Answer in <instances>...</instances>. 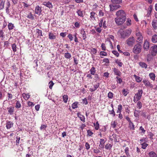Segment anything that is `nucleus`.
Segmentation results:
<instances>
[{"label":"nucleus","instance_id":"f257e3e1","mask_svg":"<svg viewBox=\"0 0 157 157\" xmlns=\"http://www.w3.org/2000/svg\"><path fill=\"white\" fill-rule=\"evenodd\" d=\"M141 44L137 43L135 45L132 50L134 53L138 54L141 52L142 46Z\"/></svg>","mask_w":157,"mask_h":157},{"label":"nucleus","instance_id":"f03ea898","mask_svg":"<svg viewBox=\"0 0 157 157\" xmlns=\"http://www.w3.org/2000/svg\"><path fill=\"white\" fill-rule=\"evenodd\" d=\"M143 93V91L142 89L138 90L137 93L135 94L134 97V102H136L140 99Z\"/></svg>","mask_w":157,"mask_h":157},{"label":"nucleus","instance_id":"7ed1b4c3","mask_svg":"<svg viewBox=\"0 0 157 157\" xmlns=\"http://www.w3.org/2000/svg\"><path fill=\"white\" fill-rule=\"evenodd\" d=\"M136 41L138 43L142 44L143 39L142 33L140 32H137L136 33Z\"/></svg>","mask_w":157,"mask_h":157},{"label":"nucleus","instance_id":"20e7f679","mask_svg":"<svg viewBox=\"0 0 157 157\" xmlns=\"http://www.w3.org/2000/svg\"><path fill=\"white\" fill-rule=\"evenodd\" d=\"M126 19L125 18L116 17L115 19V21L117 25H120L123 24Z\"/></svg>","mask_w":157,"mask_h":157},{"label":"nucleus","instance_id":"39448f33","mask_svg":"<svg viewBox=\"0 0 157 157\" xmlns=\"http://www.w3.org/2000/svg\"><path fill=\"white\" fill-rule=\"evenodd\" d=\"M116 15L117 16V17L126 18V13L123 10H122L117 11L116 13Z\"/></svg>","mask_w":157,"mask_h":157},{"label":"nucleus","instance_id":"423d86ee","mask_svg":"<svg viewBox=\"0 0 157 157\" xmlns=\"http://www.w3.org/2000/svg\"><path fill=\"white\" fill-rule=\"evenodd\" d=\"M135 41L133 37H130L126 40L127 44L129 46H132L135 43Z\"/></svg>","mask_w":157,"mask_h":157},{"label":"nucleus","instance_id":"0eeeda50","mask_svg":"<svg viewBox=\"0 0 157 157\" xmlns=\"http://www.w3.org/2000/svg\"><path fill=\"white\" fill-rule=\"evenodd\" d=\"M151 54L153 56L156 55L157 53V45H154L151 48Z\"/></svg>","mask_w":157,"mask_h":157},{"label":"nucleus","instance_id":"6e6552de","mask_svg":"<svg viewBox=\"0 0 157 157\" xmlns=\"http://www.w3.org/2000/svg\"><path fill=\"white\" fill-rule=\"evenodd\" d=\"M143 48L144 50L146 51L148 50L149 48V44L148 41L147 40H145L143 44Z\"/></svg>","mask_w":157,"mask_h":157},{"label":"nucleus","instance_id":"1a4fd4ad","mask_svg":"<svg viewBox=\"0 0 157 157\" xmlns=\"http://www.w3.org/2000/svg\"><path fill=\"white\" fill-rule=\"evenodd\" d=\"M109 6L110 7V10L111 11H113L118 8H119L121 7V6L119 5H114L111 4Z\"/></svg>","mask_w":157,"mask_h":157},{"label":"nucleus","instance_id":"9d476101","mask_svg":"<svg viewBox=\"0 0 157 157\" xmlns=\"http://www.w3.org/2000/svg\"><path fill=\"white\" fill-rule=\"evenodd\" d=\"M35 13L36 14L40 15L42 12L41 8L39 6H37L35 9Z\"/></svg>","mask_w":157,"mask_h":157},{"label":"nucleus","instance_id":"9b49d317","mask_svg":"<svg viewBox=\"0 0 157 157\" xmlns=\"http://www.w3.org/2000/svg\"><path fill=\"white\" fill-rule=\"evenodd\" d=\"M152 26L155 29H157V20L154 19L152 22Z\"/></svg>","mask_w":157,"mask_h":157},{"label":"nucleus","instance_id":"f8f14e48","mask_svg":"<svg viewBox=\"0 0 157 157\" xmlns=\"http://www.w3.org/2000/svg\"><path fill=\"white\" fill-rule=\"evenodd\" d=\"M42 5L46 6V7L49 8L52 7V3L49 2H44L42 3Z\"/></svg>","mask_w":157,"mask_h":157},{"label":"nucleus","instance_id":"ddd939ff","mask_svg":"<svg viewBox=\"0 0 157 157\" xmlns=\"http://www.w3.org/2000/svg\"><path fill=\"white\" fill-rule=\"evenodd\" d=\"M118 33L121 35V38H124L126 36L125 31H123L122 29H120Z\"/></svg>","mask_w":157,"mask_h":157},{"label":"nucleus","instance_id":"4468645a","mask_svg":"<svg viewBox=\"0 0 157 157\" xmlns=\"http://www.w3.org/2000/svg\"><path fill=\"white\" fill-rule=\"evenodd\" d=\"M143 82L145 84L146 86H148L150 87H153V85L151 84L150 82L146 80H143Z\"/></svg>","mask_w":157,"mask_h":157},{"label":"nucleus","instance_id":"2eb2a0df","mask_svg":"<svg viewBox=\"0 0 157 157\" xmlns=\"http://www.w3.org/2000/svg\"><path fill=\"white\" fill-rule=\"evenodd\" d=\"M151 40L154 43H156L157 42V35L155 34L153 35L151 38Z\"/></svg>","mask_w":157,"mask_h":157},{"label":"nucleus","instance_id":"dca6fc26","mask_svg":"<svg viewBox=\"0 0 157 157\" xmlns=\"http://www.w3.org/2000/svg\"><path fill=\"white\" fill-rule=\"evenodd\" d=\"M105 143V141L104 139H101L100 141V144L99 145V147L101 148H104Z\"/></svg>","mask_w":157,"mask_h":157},{"label":"nucleus","instance_id":"f3484780","mask_svg":"<svg viewBox=\"0 0 157 157\" xmlns=\"http://www.w3.org/2000/svg\"><path fill=\"white\" fill-rule=\"evenodd\" d=\"M13 125V123L11 121H8L6 123V127L7 129H10Z\"/></svg>","mask_w":157,"mask_h":157},{"label":"nucleus","instance_id":"a211bd4d","mask_svg":"<svg viewBox=\"0 0 157 157\" xmlns=\"http://www.w3.org/2000/svg\"><path fill=\"white\" fill-rule=\"evenodd\" d=\"M113 4H118L121 3L122 2V0H111Z\"/></svg>","mask_w":157,"mask_h":157},{"label":"nucleus","instance_id":"6ab92c4d","mask_svg":"<svg viewBox=\"0 0 157 157\" xmlns=\"http://www.w3.org/2000/svg\"><path fill=\"white\" fill-rule=\"evenodd\" d=\"M48 36L49 39L51 40L55 39L56 38V35L52 33H49Z\"/></svg>","mask_w":157,"mask_h":157},{"label":"nucleus","instance_id":"aec40b11","mask_svg":"<svg viewBox=\"0 0 157 157\" xmlns=\"http://www.w3.org/2000/svg\"><path fill=\"white\" fill-rule=\"evenodd\" d=\"M80 33L82 35L83 39V40H85L86 38L85 32L84 31V29H82L80 31Z\"/></svg>","mask_w":157,"mask_h":157},{"label":"nucleus","instance_id":"412c9836","mask_svg":"<svg viewBox=\"0 0 157 157\" xmlns=\"http://www.w3.org/2000/svg\"><path fill=\"white\" fill-rule=\"evenodd\" d=\"M147 112L145 110H143L142 111V113L141 114V116L146 118L147 119L148 118V116L147 114Z\"/></svg>","mask_w":157,"mask_h":157},{"label":"nucleus","instance_id":"4be33fe9","mask_svg":"<svg viewBox=\"0 0 157 157\" xmlns=\"http://www.w3.org/2000/svg\"><path fill=\"white\" fill-rule=\"evenodd\" d=\"M78 117L80 118V120L83 122H85V118L83 115H82L80 113H78Z\"/></svg>","mask_w":157,"mask_h":157},{"label":"nucleus","instance_id":"5701e85b","mask_svg":"<svg viewBox=\"0 0 157 157\" xmlns=\"http://www.w3.org/2000/svg\"><path fill=\"white\" fill-rule=\"evenodd\" d=\"M14 108L13 107H10L7 108V109L8 112L10 114H12L14 112Z\"/></svg>","mask_w":157,"mask_h":157},{"label":"nucleus","instance_id":"b1692460","mask_svg":"<svg viewBox=\"0 0 157 157\" xmlns=\"http://www.w3.org/2000/svg\"><path fill=\"white\" fill-rule=\"evenodd\" d=\"M150 157H157V155L154 151L150 152L149 153Z\"/></svg>","mask_w":157,"mask_h":157},{"label":"nucleus","instance_id":"393cba45","mask_svg":"<svg viewBox=\"0 0 157 157\" xmlns=\"http://www.w3.org/2000/svg\"><path fill=\"white\" fill-rule=\"evenodd\" d=\"M133 76L135 78L137 82H140L141 81L142 79L140 77L136 75H134Z\"/></svg>","mask_w":157,"mask_h":157},{"label":"nucleus","instance_id":"a878e982","mask_svg":"<svg viewBox=\"0 0 157 157\" xmlns=\"http://www.w3.org/2000/svg\"><path fill=\"white\" fill-rule=\"evenodd\" d=\"M5 3V0H2L0 3V10H2L4 8Z\"/></svg>","mask_w":157,"mask_h":157},{"label":"nucleus","instance_id":"bb28decb","mask_svg":"<svg viewBox=\"0 0 157 157\" xmlns=\"http://www.w3.org/2000/svg\"><path fill=\"white\" fill-rule=\"evenodd\" d=\"M10 6V2L8 0L6 1L5 3V7L6 8V11L8 10V8Z\"/></svg>","mask_w":157,"mask_h":157},{"label":"nucleus","instance_id":"cd10ccee","mask_svg":"<svg viewBox=\"0 0 157 157\" xmlns=\"http://www.w3.org/2000/svg\"><path fill=\"white\" fill-rule=\"evenodd\" d=\"M139 65L142 68H146L147 67V65L144 62H140L139 63Z\"/></svg>","mask_w":157,"mask_h":157},{"label":"nucleus","instance_id":"c85d7f7f","mask_svg":"<svg viewBox=\"0 0 157 157\" xmlns=\"http://www.w3.org/2000/svg\"><path fill=\"white\" fill-rule=\"evenodd\" d=\"M149 76L151 79L153 80H154L155 78V74L153 73H151L149 74Z\"/></svg>","mask_w":157,"mask_h":157},{"label":"nucleus","instance_id":"c756f323","mask_svg":"<svg viewBox=\"0 0 157 157\" xmlns=\"http://www.w3.org/2000/svg\"><path fill=\"white\" fill-rule=\"evenodd\" d=\"M64 56L66 58L69 59L71 57V55L70 53L67 52L65 53Z\"/></svg>","mask_w":157,"mask_h":157},{"label":"nucleus","instance_id":"7c9ffc66","mask_svg":"<svg viewBox=\"0 0 157 157\" xmlns=\"http://www.w3.org/2000/svg\"><path fill=\"white\" fill-rule=\"evenodd\" d=\"M114 72L115 74L118 76H120L121 74V72L118 70V69H114Z\"/></svg>","mask_w":157,"mask_h":157},{"label":"nucleus","instance_id":"2f4dec72","mask_svg":"<svg viewBox=\"0 0 157 157\" xmlns=\"http://www.w3.org/2000/svg\"><path fill=\"white\" fill-rule=\"evenodd\" d=\"M8 27L9 30H11L13 29L14 26L12 23H9L8 25Z\"/></svg>","mask_w":157,"mask_h":157},{"label":"nucleus","instance_id":"473e14b6","mask_svg":"<svg viewBox=\"0 0 157 157\" xmlns=\"http://www.w3.org/2000/svg\"><path fill=\"white\" fill-rule=\"evenodd\" d=\"M63 99L64 102L66 103L68 99V96L66 95H64L63 96Z\"/></svg>","mask_w":157,"mask_h":157},{"label":"nucleus","instance_id":"72a5a7b5","mask_svg":"<svg viewBox=\"0 0 157 157\" xmlns=\"http://www.w3.org/2000/svg\"><path fill=\"white\" fill-rule=\"evenodd\" d=\"M112 146L111 144H107L105 146V148L106 149H111L112 147Z\"/></svg>","mask_w":157,"mask_h":157},{"label":"nucleus","instance_id":"f704fd0d","mask_svg":"<svg viewBox=\"0 0 157 157\" xmlns=\"http://www.w3.org/2000/svg\"><path fill=\"white\" fill-rule=\"evenodd\" d=\"M129 128L131 129L132 130H134L135 129L134 127V126L133 124L131 121H130L129 122Z\"/></svg>","mask_w":157,"mask_h":157},{"label":"nucleus","instance_id":"c9c22d12","mask_svg":"<svg viewBox=\"0 0 157 157\" xmlns=\"http://www.w3.org/2000/svg\"><path fill=\"white\" fill-rule=\"evenodd\" d=\"M142 145V148L144 149H145L147 147L148 145V144L144 142V143L141 144Z\"/></svg>","mask_w":157,"mask_h":157},{"label":"nucleus","instance_id":"e433bc0d","mask_svg":"<svg viewBox=\"0 0 157 157\" xmlns=\"http://www.w3.org/2000/svg\"><path fill=\"white\" fill-rule=\"evenodd\" d=\"M140 111H139L137 110H135L134 111V116L135 117H138L139 116L140 112Z\"/></svg>","mask_w":157,"mask_h":157},{"label":"nucleus","instance_id":"4c0bfd02","mask_svg":"<svg viewBox=\"0 0 157 157\" xmlns=\"http://www.w3.org/2000/svg\"><path fill=\"white\" fill-rule=\"evenodd\" d=\"M126 25L127 26H130L131 25V20L129 18H128L126 21Z\"/></svg>","mask_w":157,"mask_h":157},{"label":"nucleus","instance_id":"58836bf2","mask_svg":"<svg viewBox=\"0 0 157 157\" xmlns=\"http://www.w3.org/2000/svg\"><path fill=\"white\" fill-rule=\"evenodd\" d=\"M122 109V106L121 105H118V110L117 111V113H118V112L121 113V110Z\"/></svg>","mask_w":157,"mask_h":157},{"label":"nucleus","instance_id":"ea45409f","mask_svg":"<svg viewBox=\"0 0 157 157\" xmlns=\"http://www.w3.org/2000/svg\"><path fill=\"white\" fill-rule=\"evenodd\" d=\"M126 36H128L130 35L131 31V30H126L124 31Z\"/></svg>","mask_w":157,"mask_h":157},{"label":"nucleus","instance_id":"a19ab883","mask_svg":"<svg viewBox=\"0 0 157 157\" xmlns=\"http://www.w3.org/2000/svg\"><path fill=\"white\" fill-rule=\"evenodd\" d=\"M94 126L95 129H98L99 128V124H98V122H97L96 124H94Z\"/></svg>","mask_w":157,"mask_h":157},{"label":"nucleus","instance_id":"79ce46f5","mask_svg":"<svg viewBox=\"0 0 157 157\" xmlns=\"http://www.w3.org/2000/svg\"><path fill=\"white\" fill-rule=\"evenodd\" d=\"M137 107L139 108V109H140L142 107V104L141 102L139 101L137 102Z\"/></svg>","mask_w":157,"mask_h":157},{"label":"nucleus","instance_id":"37998d69","mask_svg":"<svg viewBox=\"0 0 157 157\" xmlns=\"http://www.w3.org/2000/svg\"><path fill=\"white\" fill-rule=\"evenodd\" d=\"M78 102H75L73 103L72 105V107L73 109H75L78 107L77 106Z\"/></svg>","mask_w":157,"mask_h":157},{"label":"nucleus","instance_id":"c03bdc74","mask_svg":"<svg viewBox=\"0 0 157 157\" xmlns=\"http://www.w3.org/2000/svg\"><path fill=\"white\" fill-rule=\"evenodd\" d=\"M125 151L127 156L128 157V156H130V155L129 153V148L128 147H126L125 150Z\"/></svg>","mask_w":157,"mask_h":157},{"label":"nucleus","instance_id":"a18cd8bd","mask_svg":"<svg viewBox=\"0 0 157 157\" xmlns=\"http://www.w3.org/2000/svg\"><path fill=\"white\" fill-rule=\"evenodd\" d=\"M12 47L13 51L14 52H16L17 51L16 45L15 44H12Z\"/></svg>","mask_w":157,"mask_h":157},{"label":"nucleus","instance_id":"49530a36","mask_svg":"<svg viewBox=\"0 0 157 157\" xmlns=\"http://www.w3.org/2000/svg\"><path fill=\"white\" fill-rule=\"evenodd\" d=\"M21 107V104L20 102L19 101H17L15 107L17 108H20Z\"/></svg>","mask_w":157,"mask_h":157},{"label":"nucleus","instance_id":"de8ad7c7","mask_svg":"<svg viewBox=\"0 0 157 157\" xmlns=\"http://www.w3.org/2000/svg\"><path fill=\"white\" fill-rule=\"evenodd\" d=\"M77 13H78V15L80 17H83V13L82 11H81L80 10H78L77 11Z\"/></svg>","mask_w":157,"mask_h":157},{"label":"nucleus","instance_id":"09e8293b","mask_svg":"<svg viewBox=\"0 0 157 157\" xmlns=\"http://www.w3.org/2000/svg\"><path fill=\"white\" fill-rule=\"evenodd\" d=\"M36 32L38 33L39 36H42V31L39 29L36 30Z\"/></svg>","mask_w":157,"mask_h":157},{"label":"nucleus","instance_id":"8fccbe9b","mask_svg":"<svg viewBox=\"0 0 157 157\" xmlns=\"http://www.w3.org/2000/svg\"><path fill=\"white\" fill-rule=\"evenodd\" d=\"M122 92L123 93V94L124 95V96H126L128 93V92L127 91L124 89L122 90Z\"/></svg>","mask_w":157,"mask_h":157},{"label":"nucleus","instance_id":"3c124183","mask_svg":"<svg viewBox=\"0 0 157 157\" xmlns=\"http://www.w3.org/2000/svg\"><path fill=\"white\" fill-rule=\"evenodd\" d=\"M49 88H50V89H52L53 85L54 84V83L52 81H51L49 82Z\"/></svg>","mask_w":157,"mask_h":157},{"label":"nucleus","instance_id":"603ef678","mask_svg":"<svg viewBox=\"0 0 157 157\" xmlns=\"http://www.w3.org/2000/svg\"><path fill=\"white\" fill-rule=\"evenodd\" d=\"M95 13H94V12H91L90 13V18L92 19V18H94V19H95Z\"/></svg>","mask_w":157,"mask_h":157},{"label":"nucleus","instance_id":"864d4df0","mask_svg":"<svg viewBox=\"0 0 157 157\" xmlns=\"http://www.w3.org/2000/svg\"><path fill=\"white\" fill-rule=\"evenodd\" d=\"M113 96V94L111 92H109L108 94V97L109 98H112Z\"/></svg>","mask_w":157,"mask_h":157},{"label":"nucleus","instance_id":"5fc2aeb1","mask_svg":"<svg viewBox=\"0 0 157 157\" xmlns=\"http://www.w3.org/2000/svg\"><path fill=\"white\" fill-rule=\"evenodd\" d=\"M16 145L18 146L19 144V141L20 139V137H16Z\"/></svg>","mask_w":157,"mask_h":157},{"label":"nucleus","instance_id":"6e6d98bb","mask_svg":"<svg viewBox=\"0 0 157 157\" xmlns=\"http://www.w3.org/2000/svg\"><path fill=\"white\" fill-rule=\"evenodd\" d=\"M100 54L101 56H107V53L106 52L104 51H101L100 52Z\"/></svg>","mask_w":157,"mask_h":157},{"label":"nucleus","instance_id":"4d7b16f0","mask_svg":"<svg viewBox=\"0 0 157 157\" xmlns=\"http://www.w3.org/2000/svg\"><path fill=\"white\" fill-rule=\"evenodd\" d=\"M154 136V135L153 133H152L151 132H149L148 134V136H149V137L150 139H153V136Z\"/></svg>","mask_w":157,"mask_h":157},{"label":"nucleus","instance_id":"13d9d810","mask_svg":"<svg viewBox=\"0 0 157 157\" xmlns=\"http://www.w3.org/2000/svg\"><path fill=\"white\" fill-rule=\"evenodd\" d=\"M116 78L117 79V82L120 84L122 82V80L120 78H119L118 76L116 77Z\"/></svg>","mask_w":157,"mask_h":157},{"label":"nucleus","instance_id":"bf43d9fd","mask_svg":"<svg viewBox=\"0 0 157 157\" xmlns=\"http://www.w3.org/2000/svg\"><path fill=\"white\" fill-rule=\"evenodd\" d=\"M112 53L117 57H118L119 55V53L117 51H113L112 52Z\"/></svg>","mask_w":157,"mask_h":157},{"label":"nucleus","instance_id":"052dcab7","mask_svg":"<svg viewBox=\"0 0 157 157\" xmlns=\"http://www.w3.org/2000/svg\"><path fill=\"white\" fill-rule=\"evenodd\" d=\"M27 17L28 18L31 19H33V16L32 14L31 13H30L27 16Z\"/></svg>","mask_w":157,"mask_h":157},{"label":"nucleus","instance_id":"680f3d73","mask_svg":"<svg viewBox=\"0 0 157 157\" xmlns=\"http://www.w3.org/2000/svg\"><path fill=\"white\" fill-rule=\"evenodd\" d=\"M109 114H112L113 115V116H114L115 115V113L113 109L112 110L109 111Z\"/></svg>","mask_w":157,"mask_h":157},{"label":"nucleus","instance_id":"e2e57ef3","mask_svg":"<svg viewBox=\"0 0 157 157\" xmlns=\"http://www.w3.org/2000/svg\"><path fill=\"white\" fill-rule=\"evenodd\" d=\"M101 47L102 50L104 51H105L106 50V47L105 46V44L104 43H102L101 45Z\"/></svg>","mask_w":157,"mask_h":157},{"label":"nucleus","instance_id":"0e129e2a","mask_svg":"<svg viewBox=\"0 0 157 157\" xmlns=\"http://www.w3.org/2000/svg\"><path fill=\"white\" fill-rule=\"evenodd\" d=\"M47 127V126L45 125H41L40 127V129L41 130H42L43 129H45Z\"/></svg>","mask_w":157,"mask_h":157},{"label":"nucleus","instance_id":"69168bd1","mask_svg":"<svg viewBox=\"0 0 157 157\" xmlns=\"http://www.w3.org/2000/svg\"><path fill=\"white\" fill-rule=\"evenodd\" d=\"M103 20L102 19H101L99 23V26L100 27H101L102 26V23L103 22Z\"/></svg>","mask_w":157,"mask_h":157},{"label":"nucleus","instance_id":"338daca9","mask_svg":"<svg viewBox=\"0 0 157 157\" xmlns=\"http://www.w3.org/2000/svg\"><path fill=\"white\" fill-rule=\"evenodd\" d=\"M147 33L149 35H152V32L151 30L148 29L147 31Z\"/></svg>","mask_w":157,"mask_h":157},{"label":"nucleus","instance_id":"774afa93","mask_svg":"<svg viewBox=\"0 0 157 157\" xmlns=\"http://www.w3.org/2000/svg\"><path fill=\"white\" fill-rule=\"evenodd\" d=\"M116 122L115 121H114L112 123L111 125L113 128H114L116 127Z\"/></svg>","mask_w":157,"mask_h":157}]
</instances>
